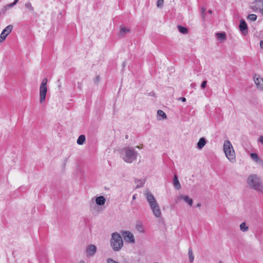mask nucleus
Returning a JSON list of instances; mask_svg holds the SVG:
<instances>
[{"mask_svg": "<svg viewBox=\"0 0 263 263\" xmlns=\"http://www.w3.org/2000/svg\"><path fill=\"white\" fill-rule=\"evenodd\" d=\"M79 263H85V262L83 260H81L80 262H79Z\"/></svg>", "mask_w": 263, "mask_h": 263, "instance_id": "40", "label": "nucleus"}, {"mask_svg": "<svg viewBox=\"0 0 263 263\" xmlns=\"http://www.w3.org/2000/svg\"><path fill=\"white\" fill-rule=\"evenodd\" d=\"M173 184L174 187L178 190H180L181 187V184L178 180L177 176L175 175L173 179Z\"/></svg>", "mask_w": 263, "mask_h": 263, "instance_id": "16", "label": "nucleus"}, {"mask_svg": "<svg viewBox=\"0 0 263 263\" xmlns=\"http://www.w3.org/2000/svg\"><path fill=\"white\" fill-rule=\"evenodd\" d=\"M110 245L114 251H119L121 249L123 246V241L119 233L114 232L111 234Z\"/></svg>", "mask_w": 263, "mask_h": 263, "instance_id": "4", "label": "nucleus"}, {"mask_svg": "<svg viewBox=\"0 0 263 263\" xmlns=\"http://www.w3.org/2000/svg\"><path fill=\"white\" fill-rule=\"evenodd\" d=\"M206 84H207V82L206 81H203L201 85V87L202 88V89H204L205 88L206 86Z\"/></svg>", "mask_w": 263, "mask_h": 263, "instance_id": "31", "label": "nucleus"}, {"mask_svg": "<svg viewBox=\"0 0 263 263\" xmlns=\"http://www.w3.org/2000/svg\"><path fill=\"white\" fill-rule=\"evenodd\" d=\"M217 39L220 41H224L226 40V34L224 33H216Z\"/></svg>", "mask_w": 263, "mask_h": 263, "instance_id": "25", "label": "nucleus"}, {"mask_svg": "<svg viewBox=\"0 0 263 263\" xmlns=\"http://www.w3.org/2000/svg\"><path fill=\"white\" fill-rule=\"evenodd\" d=\"M177 28L178 30L182 34H186L188 32V29L184 27H183L181 25H178Z\"/></svg>", "mask_w": 263, "mask_h": 263, "instance_id": "23", "label": "nucleus"}, {"mask_svg": "<svg viewBox=\"0 0 263 263\" xmlns=\"http://www.w3.org/2000/svg\"><path fill=\"white\" fill-rule=\"evenodd\" d=\"M195 86H196V84L195 83H192L191 84V87L192 88H195Z\"/></svg>", "mask_w": 263, "mask_h": 263, "instance_id": "36", "label": "nucleus"}, {"mask_svg": "<svg viewBox=\"0 0 263 263\" xmlns=\"http://www.w3.org/2000/svg\"><path fill=\"white\" fill-rule=\"evenodd\" d=\"M205 11V9L204 8H201V11H202V17L203 20L205 19V15H204V12Z\"/></svg>", "mask_w": 263, "mask_h": 263, "instance_id": "32", "label": "nucleus"}, {"mask_svg": "<svg viewBox=\"0 0 263 263\" xmlns=\"http://www.w3.org/2000/svg\"><path fill=\"white\" fill-rule=\"evenodd\" d=\"M252 6L254 11H260L263 9V0H255Z\"/></svg>", "mask_w": 263, "mask_h": 263, "instance_id": "9", "label": "nucleus"}, {"mask_svg": "<svg viewBox=\"0 0 263 263\" xmlns=\"http://www.w3.org/2000/svg\"><path fill=\"white\" fill-rule=\"evenodd\" d=\"M179 100H181L182 102H185L186 99L184 97H180L178 99Z\"/></svg>", "mask_w": 263, "mask_h": 263, "instance_id": "34", "label": "nucleus"}, {"mask_svg": "<svg viewBox=\"0 0 263 263\" xmlns=\"http://www.w3.org/2000/svg\"><path fill=\"white\" fill-rule=\"evenodd\" d=\"M260 47L261 48L263 49V41L260 42Z\"/></svg>", "mask_w": 263, "mask_h": 263, "instance_id": "35", "label": "nucleus"}, {"mask_svg": "<svg viewBox=\"0 0 263 263\" xmlns=\"http://www.w3.org/2000/svg\"><path fill=\"white\" fill-rule=\"evenodd\" d=\"M16 5V3L15 2H13L12 3H10L5 6L6 8H9L13 7L14 5Z\"/></svg>", "mask_w": 263, "mask_h": 263, "instance_id": "30", "label": "nucleus"}, {"mask_svg": "<svg viewBox=\"0 0 263 263\" xmlns=\"http://www.w3.org/2000/svg\"><path fill=\"white\" fill-rule=\"evenodd\" d=\"M208 13H210V14H212V11L210 10L208 11Z\"/></svg>", "mask_w": 263, "mask_h": 263, "instance_id": "39", "label": "nucleus"}, {"mask_svg": "<svg viewBox=\"0 0 263 263\" xmlns=\"http://www.w3.org/2000/svg\"><path fill=\"white\" fill-rule=\"evenodd\" d=\"M239 29L243 34H246L248 31V27L246 22L242 20L240 21Z\"/></svg>", "mask_w": 263, "mask_h": 263, "instance_id": "12", "label": "nucleus"}, {"mask_svg": "<svg viewBox=\"0 0 263 263\" xmlns=\"http://www.w3.org/2000/svg\"><path fill=\"white\" fill-rule=\"evenodd\" d=\"M13 29L12 25L7 26L2 31L0 35V43L3 42L6 37L10 33Z\"/></svg>", "mask_w": 263, "mask_h": 263, "instance_id": "7", "label": "nucleus"}, {"mask_svg": "<svg viewBox=\"0 0 263 263\" xmlns=\"http://www.w3.org/2000/svg\"><path fill=\"white\" fill-rule=\"evenodd\" d=\"M240 229L242 232H247L248 231L249 228L248 226H247L245 222H242L240 224Z\"/></svg>", "mask_w": 263, "mask_h": 263, "instance_id": "26", "label": "nucleus"}, {"mask_svg": "<svg viewBox=\"0 0 263 263\" xmlns=\"http://www.w3.org/2000/svg\"><path fill=\"white\" fill-rule=\"evenodd\" d=\"M200 206H201L200 203H198V204H197V207H200Z\"/></svg>", "mask_w": 263, "mask_h": 263, "instance_id": "41", "label": "nucleus"}, {"mask_svg": "<svg viewBox=\"0 0 263 263\" xmlns=\"http://www.w3.org/2000/svg\"><path fill=\"white\" fill-rule=\"evenodd\" d=\"M254 81L257 88L263 90V79L256 74L254 77Z\"/></svg>", "mask_w": 263, "mask_h": 263, "instance_id": "10", "label": "nucleus"}, {"mask_svg": "<svg viewBox=\"0 0 263 263\" xmlns=\"http://www.w3.org/2000/svg\"><path fill=\"white\" fill-rule=\"evenodd\" d=\"M121 154L125 162L132 163L137 159L138 153L133 147H126L122 150Z\"/></svg>", "mask_w": 263, "mask_h": 263, "instance_id": "3", "label": "nucleus"}, {"mask_svg": "<svg viewBox=\"0 0 263 263\" xmlns=\"http://www.w3.org/2000/svg\"><path fill=\"white\" fill-rule=\"evenodd\" d=\"M248 18L251 21H255L257 19V15L255 14H249L248 16Z\"/></svg>", "mask_w": 263, "mask_h": 263, "instance_id": "28", "label": "nucleus"}, {"mask_svg": "<svg viewBox=\"0 0 263 263\" xmlns=\"http://www.w3.org/2000/svg\"><path fill=\"white\" fill-rule=\"evenodd\" d=\"M218 263H223V262H222L221 261H219L218 262Z\"/></svg>", "mask_w": 263, "mask_h": 263, "instance_id": "44", "label": "nucleus"}, {"mask_svg": "<svg viewBox=\"0 0 263 263\" xmlns=\"http://www.w3.org/2000/svg\"><path fill=\"white\" fill-rule=\"evenodd\" d=\"M178 199L183 200L184 202L187 203L190 206H192L193 205V200L191 198H189L188 196L182 195H180L178 197Z\"/></svg>", "mask_w": 263, "mask_h": 263, "instance_id": "13", "label": "nucleus"}, {"mask_svg": "<svg viewBox=\"0 0 263 263\" xmlns=\"http://www.w3.org/2000/svg\"><path fill=\"white\" fill-rule=\"evenodd\" d=\"M122 236L126 242L130 243H135V240L133 234L129 231H124L122 232Z\"/></svg>", "mask_w": 263, "mask_h": 263, "instance_id": "8", "label": "nucleus"}, {"mask_svg": "<svg viewBox=\"0 0 263 263\" xmlns=\"http://www.w3.org/2000/svg\"><path fill=\"white\" fill-rule=\"evenodd\" d=\"M25 7L28 9L30 12H33L34 11V8L32 7L31 4L28 2L25 3Z\"/></svg>", "mask_w": 263, "mask_h": 263, "instance_id": "27", "label": "nucleus"}, {"mask_svg": "<svg viewBox=\"0 0 263 263\" xmlns=\"http://www.w3.org/2000/svg\"><path fill=\"white\" fill-rule=\"evenodd\" d=\"M99 80V77H97V80Z\"/></svg>", "mask_w": 263, "mask_h": 263, "instance_id": "46", "label": "nucleus"}, {"mask_svg": "<svg viewBox=\"0 0 263 263\" xmlns=\"http://www.w3.org/2000/svg\"><path fill=\"white\" fill-rule=\"evenodd\" d=\"M99 80V77H97V80Z\"/></svg>", "mask_w": 263, "mask_h": 263, "instance_id": "45", "label": "nucleus"}, {"mask_svg": "<svg viewBox=\"0 0 263 263\" xmlns=\"http://www.w3.org/2000/svg\"><path fill=\"white\" fill-rule=\"evenodd\" d=\"M136 230L140 233H144V229L141 222H138L136 225Z\"/></svg>", "mask_w": 263, "mask_h": 263, "instance_id": "19", "label": "nucleus"}, {"mask_svg": "<svg viewBox=\"0 0 263 263\" xmlns=\"http://www.w3.org/2000/svg\"><path fill=\"white\" fill-rule=\"evenodd\" d=\"M250 157L252 158V159L256 163H258L260 161V158L258 157V155L256 153H251L250 154Z\"/></svg>", "mask_w": 263, "mask_h": 263, "instance_id": "22", "label": "nucleus"}, {"mask_svg": "<svg viewBox=\"0 0 263 263\" xmlns=\"http://www.w3.org/2000/svg\"><path fill=\"white\" fill-rule=\"evenodd\" d=\"M106 202V199L104 196H100L96 198V203L98 205H103Z\"/></svg>", "mask_w": 263, "mask_h": 263, "instance_id": "14", "label": "nucleus"}, {"mask_svg": "<svg viewBox=\"0 0 263 263\" xmlns=\"http://www.w3.org/2000/svg\"><path fill=\"white\" fill-rule=\"evenodd\" d=\"M259 12H260L261 14L263 15V9L259 11Z\"/></svg>", "mask_w": 263, "mask_h": 263, "instance_id": "38", "label": "nucleus"}, {"mask_svg": "<svg viewBox=\"0 0 263 263\" xmlns=\"http://www.w3.org/2000/svg\"><path fill=\"white\" fill-rule=\"evenodd\" d=\"M158 119L160 120L161 119H165L167 118L165 113L162 110H158L157 111Z\"/></svg>", "mask_w": 263, "mask_h": 263, "instance_id": "17", "label": "nucleus"}, {"mask_svg": "<svg viewBox=\"0 0 263 263\" xmlns=\"http://www.w3.org/2000/svg\"><path fill=\"white\" fill-rule=\"evenodd\" d=\"M85 136L83 135H81L78 137L77 142L79 145H82L85 141Z\"/></svg>", "mask_w": 263, "mask_h": 263, "instance_id": "21", "label": "nucleus"}, {"mask_svg": "<svg viewBox=\"0 0 263 263\" xmlns=\"http://www.w3.org/2000/svg\"><path fill=\"white\" fill-rule=\"evenodd\" d=\"M206 142L204 138H201L197 144V148L199 149H201L206 144Z\"/></svg>", "mask_w": 263, "mask_h": 263, "instance_id": "15", "label": "nucleus"}, {"mask_svg": "<svg viewBox=\"0 0 263 263\" xmlns=\"http://www.w3.org/2000/svg\"><path fill=\"white\" fill-rule=\"evenodd\" d=\"M78 87H79V88H81V85H80V84H78Z\"/></svg>", "mask_w": 263, "mask_h": 263, "instance_id": "43", "label": "nucleus"}, {"mask_svg": "<svg viewBox=\"0 0 263 263\" xmlns=\"http://www.w3.org/2000/svg\"><path fill=\"white\" fill-rule=\"evenodd\" d=\"M97 251L96 246L90 245L88 246L86 249V252L87 256H92L95 255Z\"/></svg>", "mask_w": 263, "mask_h": 263, "instance_id": "11", "label": "nucleus"}, {"mask_svg": "<svg viewBox=\"0 0 263 263\" xmlns=\"http://www.w3.org/2000/svg\"><path fill=\"white\" fill-rule=\"evenodd\" d=\"M47 79L45 78L43 80L40 87V97L41 103L43 102L46 98L47 91Z\"/></svg>", "mask_w": 263, "mask_h": 263, "instance_id": "6", "label": "nucleus"}, {"mask_svg": "<svg viewBox=\"0 0 263 263\" xmlns=\"http://www.w3.org/2000/svg\"><path fill=\"white\" fill-rule=\"evenodd\" d=\"M163 4V0H157V6L158 7H162Z\"/></svg>", "mask_w": 263, "mask_h": 263, "instance_id": "29", "label": "nucleus"}, {"mask_svg": "<svg viewBox=\"0 0 263 263\" xmlns=\"http://www.w3.org/2000/svg\"><path fill=\"white\" fill-rule=\"evenodd\" d=\"M226 157L232 163L236 162L235 153L229 140H226L223 146Z\"/></svg>", "mask_w": 263, "mask_h": 263, "instance_id": "5", "label": "nucleus"}, {"mask_svg": "<svg viewBox=\"0 0 263 263\" xmlns=\"http://www.w3.org/2000/svg\"><path fill=\"white\" fill-rule=\"evenodd\" d=\"M129 31L130 30L129 28L124 27H121L119 33L120 36L123 37L125 34L129 32Z\"/></svg>", "mask_w": 263, "mask_h": 263, "instance_id": "18", "label": "nucleus"}, {"mask_svg": "<svg viewBox=\"0 0 263 263\" xmlns=\"http://www.w3.org/2000/svg\"><path fill=\"white\" fill-rule=\"evenodd\" d=\"M250 188L263 194V184L260 177L255 174L250 175L247 180Z\"/></svg>", "mask_w": 263, "mask_h": 263, "instance_id": "2", "label": "nucleus"}, {"mask_svg": "<svg viewBox=\"0 0 263 263\" xmlns=\"http://www.w3.org/2000/svg\"><path fill=\"white\" fill-rule=\"evenodd\" d=\"M135 183L136 184V188H139L142 187L144 185L145 183V180L141 179H136Z\"/></svg>", "mask_w": 263, "mask_h": 263, "instance_id": "20", "label": "nucleus"}, {"mask_svg": "<svg viewBox=\"0 0 263 263\" xmlns=\"http://www.w3.org/2000/svg\"><path fill=\"white\" fill-rule=\"evenodd\" d=\"M137 198V194H134L133 196V200H135Z\"/></svg>", "mask_w": 263, "mask_h": 263, "instance_id": "37", "label": "nucleus"}, {"mask_svg": "<svg viewBox=\"0 0 263 263\" xmlns=\"http://www.w3.org/2000/svg\"><path fill=\"white\" fill-rule=\"evenodd\" d=\"M188 254L190 261L191 262H192L194 261V256L191 248H189V249Z\"/></svg>", "mask_w": 263, "mask_h": 263, "instance_id": "24", "label": "nucleus"}, {"mask_svg": "<svg viewBox=\"0 0 263 263\" xmlns=\"http://www.w3.org/2000/svg\"><path fill=\"white\" fill-rule=\"evenodd\" d=\"M258 142L261 143L263 145V136H260Z\"/></svg>", "mask_w": 263, "mask_h": 263, "instance_id": "33", "label": "nucleus"}, {"mask_svg": "<svg viewBox=\"0 0 263 263\" xmlns=\"http://www.w3.org/2000/svg\"><path fill=\"white\" fill-rule=\"evenodd\" d=\"M144 195L154 215L157 218L160 217L161 216V210L154 195L149 191H146Z\"/></svg>", "mask_w": 263, "mask_h": 263, "instance_id": "1", "label": "nucleus"}, {"mask_svg": "<svg viewBox=\"0 0 263 263\" xmlns=\"http://www.w3.org/2000/svg\"><path fill=\"white\" fill-rule=\"evenodd\" d=\"M18 1L19 0H14V2H15L16 4Z\"/></svg>", "mask_w": 263, "mask_h": 263, "instance_id": "42", "label": "nucleus"}]
</instances>
